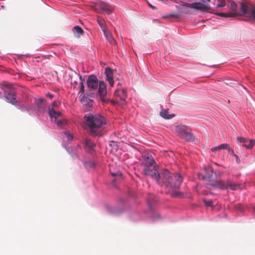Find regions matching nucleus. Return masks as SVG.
<instances>
[{
    "label": "nucleus",
    "mask_w": 255,
    "mask_h": 255,
    "mask_svg": "<svg viewBox=\"0 0 255 255\" xmlns=\"http://www.w3.org/2000/svg\"><path fill=\"white\" fill-rule=\"evenodd\" d=\"M156 181L158 184L164 186L168 189V192L172 197H180L183 196L182 192L177 190L182 182V177L180 174H171L167 170L163 169L158 173V178Z\"/></svg>",
    "instance_id": "obj_1"
},
{
    "label": "nucleus",
    "mask_w": 255,
    "mask_h": 255,
    "mask_svg": "<svg viewBox=\"0 0 255 255\" xmlns=\"http://www.w3.org/2000/svg\"><path fill=\"white\" fill-rule=\"evenodd\" d=\"M85 123L90 130V133L94 135L101 136V131L106 124L105 118L99 115L87 114L85 115Z\"/></svg>",
    "instance_id": "obj_2"
},
{
    "label": "nucleus",
    "mask_w": 255,
    "mask_h": 255,
    "mask_svg": "<svg viewBox=\"0 0 255 255\" xmlns=\"http://www.w3.org/2000/svg\"><path fill=\"white\" fill-rule=\"evenodd\" d=\"M191 9H194L203 12H210L212 10L210 6L206 5L200 2H195L192 3H184L182 4V7L180 8L181 12L186 14H191L193 11Z\"/></svg>",
    "instance_id": "obj_3"
},
{
    "label": "nucleus",
    "mask_w": 255,
    "mask_h": 255,
    "mask_svg": "<svg viewBox=\"0 0 255 255\" xmlns=\"http://www.w3.org/2000/svg\"><path fill=\"white\" fill-rule=\"evenodd\" d=\"M4 97L7 102L15 105L17 101L15 100V91L14 88L10 85L4 86Z\"/></svg>",
    "instance_id": "obj_4"
},
{
    "label": "nucleus",
    "mask_w": 255,
    "mask_h": 255,
    "mask_svg": "<svg viewBox=\"0 0 255 255\" xmlns=\"http://www.w3.org/2000/svg\"><path fill=\"white\" fill-rule=\"evenodd\" d=\"M175 130L179 136L181 138L185 139L187 141H193L194 136L193 134L187 131L186 128L183 126H177Z\"/></svg>",
    "instance_id": "obj_5"
},
{
    "label": "nucleus",
    "mask_w": 255,
    "mask_h": 255,
    "mask_svg": "<svg viewBox=\"0 0 255 255\" xmlns=\"http://www.w3.org/2000/svg\"><path fill=\"white\" fill-rule=\"evenodd\" d=\"M95 7L96 10H100L107 14L112 13L114 9L113 6L101 0H98L95 3Z\"/></svg>",
    "instance_id": "obj_6"
},
{
    "label": "nucleus",
    "mask_w": 255,
    "mask_h": 255,
    "mask_svg": "<svg viewBox=\"0 0 255 255\" xmlns=\"http://www.w3.org/2000/svg\"><path fill=\"white\" fill-rule=\"evenodd\" d=\"M98 94L100 99L103 103H106L108 100L106 98L107 94V86L104 81H100L99 83Z\"/></svg>",
    "instance_id": "obj_7"
},
{
    "label": "nucleus",
    "mask_w": 255,
    "mask_h": 255,
    "mask_svg": "<svg viewBox=\"0 0 255 255\" xmlns=\"http://www.w3.org/2000/svg\"><path fill=\"white\" fill-rule=\"evenodd\" d=\"M241 10L245 14L250 16L255 20V7H251L245 4L241 3Z\"/></svg>",
    "instance_id": "obj_8"
},
{
    "label": "nucleus",
    "mask_w": 255,
    "mask_h": 255,
    "mask_svg": "<svg viewBox=\"0 0 255 255\" xmlns=\"http://www.w3.org/2000/svg\"><path fill=\"white\" fill-rule=\"evenodd\" d=\"M143 171L146 175L150 176L155 180L158 178V175L159 172L157 171L156 166H151V167H144Z\"/></svg>",
    "instance_id": "obj_9"
},
{
    "label": "nucleus",
    "mask_w": 255,
    "mask_h": 255,
    "mask_svg": "<svg viewBox=\"0 0 255 255\" xmlns=\"http://www.w3.org/2000/svg\"><path fill=\"white\" fill-rule=\"evenodd\" d=\"M88 87L92 90L96 89L99 85L98 80L95 75H90L87 81Z\"/></svg>",
    "instance_id": "obj_10"
},
{
    "label": "nucleus",
    "mask_w": 255,
    "mask_h": 255,
    "mask_svg": "<svg viewBox=\"0 0 255 255\" xmlns=\"http://www.w3.org/2000/svg\"><path fill=\"white\" fill-rule=\"evenodd\" d=\"M105 74L106 76V80L109 82L110 86L113 87L114 85V80L113 79V72L110 67L105 68Z\"/></svg>",
    "instance_id": "obj_11"
},
{
    "label": "nucleus",
    "mask_w": 255,
    "mask_h": 255,
    "mask_svg": "<svg viewBox=\"0 0 255 255\" xmlns=\"http://www.w3.org/2000/svg\"><path fill=\"white\" fill-rule=\"evenodd\" d=\"M214 188H218L221 189H228L227 181L226 182L224 181H216L214 183L211 184Z\"/></svg>",
    "instance_id": "obj_12"
},
{
    "label": "nucleus",
    "mask_w": 255,
    "mask_h": 255,
    "mask_svg": "<svg viewBox=\"0 0 255 255\" xmlns=\"http://www.w3.org/2000/svg\"><path fill=\"white\" fill-rule=\"evenodd\" d=\"M115 95L120 98V100L125 101L127 99V91L124 89H118L115 92Z\"/></svg>",
    "instance_id": "obj_13"
},
{
    "label": "nucleus",
    "mask_w": 255,
    "mask_h": 255,
    "mask_svg": "<svg viewBox=\"0 0 255 255\" xmlns=\"http://www.w3.org/2000/svg\"><path fill=\"white\" fill-rule=\"evenodd\" d=\"M48 114L52 121L56 122L57 119L61 115V113L56 112L53 108L49 109Z\"/></svg>",
    "instance_id": "obj_14"
},
{
    "label": "nucleus",
    "mask_w": 255,
    "mask_h": 255,
    "mask_svg": "<svg viewBox=\"0 0 255 255\" xmlns=\"http://www.w3.org/2000/svg\"><path fill=\"white\" fill-rule=\"evenodd\" d=\"M103 32L109 43H110L112 45H115L117 44L116 40L113 37L112 33L109 30L107 29Z\"/></svg>",
    "instance_id": "obj_15"
},
{
    "label": "nucleus",
    "mask_w": 255,
    "mask_h": 255,
    "mask_svg": "<svg viewBox=\"0 0 255 255\" xmlns=\"http://www.w3.org/2000/svg\"><path fill=\"white\" fill-rule=\"evenodd\" d=\"M72 31L73 32L75 36L77 38L80 37L84 33V30L79 26H74L72 29Z\"/></svg>",
    "instance_id": "obj_16"
},
{
    "label": "nucleus",
    "mask_w": 255,
    "mask_h": 255,
    "mask_svg": "<svg viewBox=\"0 0 255 255\" xmlns=\"http://www.w3.org/2000/svg\"><path fill=\"white\" fill-rule=\"evenodd\" d=\"M155 162L151 156H147L145 160L144 167H151L155 166Z\"/></svg>",
    "instance_id": "obj_17"
},
{
    "label": "nucleus",
    "mask_w": 255,
    "mask_h": 255,
    "mask_svg": "<svg viewBox=\"0 0 255 255\" xmlns=\"http://www.w3.org/2000/svg\"><path fill=\"white\" fill-rule=\"evenodd\" d=\"M36 102V106L39 111H41L44 108V104L46 101L42 98H39Z\"/></svg>",
    "instance_id": "obj_18"
},
{
    "label": "nucleus",
    "mask_w": 255,
    "mask_h": 255,
    "mask_svg": "<svg viewBox=\"0 0 255 255\" xmlns=\"http://www.w3.org/2000/svg\"><path fill=\"white\" fill-rule=\"evenodd\" d=\"M97 22L100 26L101 27L103 32L108 29L105 24V20L102 18H101L100 16H98Z\"/></svg>",
    "instance_id": "obj_19"
},
{
    "label": "nucleus",
    "mask_w": 255,
    "mask_h": 255,
    "mask_svg": "<svg viewBox=\"0 0 255 255\" xmlns=\"http://www.w3.org/2000/svg\"><path fill=\"white\" fill-rule=\"evenodd\" d=\"M255 144V140L254 139H250L248 140L245 144H243V145L246 147L248 149L252 148Z\"/></svg>",
    "instance_id": "obj_20"
},
{
    "label": "nucleus",
    "mask_w": 255,
    "mask_h": 255,
    "mask_svg": "<svg viewBox=\"0 0 255 255\" xmlns=\"http://www.w3.org/2000/svg\"><path fill=\"white\" fill-rule=\"evenodd\" d=\"M111 174L113 176L116 177L113 180V182H115L118 180H122L123 179L122 173L120 171H117L116 172H111Z\"/></svg>",
    "instance_id": "obj_21"
},
{
    "label": "nucleus",
    "mask_w": 255,
    "mask_h": 255,
    "mask_svg": "<svg viewBox=\"0 0 255 255\" xmlns=\"http://www.w3.org/2000/svg\"><path fill=\"white\" fill-rule=\"evenodd\" d=\"M160 114L162 117H163V118H165L166 119H170L173 117V115L172 116V115H169L168 111H166V110L162 111L160 112Z\"/></svg>",
    "instance_id": "obj_22"
},
{
    "label": "nucleus",
    "mask_w": 255,
    "mask_h": 255,
    "mask_svg": "<svg viewBox=\"0 0 255 255\" xmlns=\"http://www.w3.org/2000/svg\"><path fill=\"white\" fill-rule=\"evenodd\" d=\"M228 184V188L230 187V188L232 190H237L239 188V185L235 183H231L230 181H227Z\"/></svg>",
    "instance_id": "obj_23"
},
{
    "label": "nucleus",
    "mask_w": 255,
    "mask_h": 255,
    "mask_svg": "<svg viewBox=\"0 0 255 255\" xmlns=\"http://www.w3.org/2000/svg\"><path fill=\"white\" fill-rule=\"evenodd\" d=\"M216 14L218 15L221 16H223V17H233L235 15V13H233L232 12H227V13L219 12V13H216Z\"/></svg>",
    "instance_id": "obj_24"
},
{
    "label": "nucleus",
    "mask_w": 255,
    "mask_h": 255,
    "mask_svg": "<svg viewBox=\"0 0 255 255\" xmlns=\"http://www.w3.org/2000/svg\"><path fill=\"white\" fill-rule=\"evenodd\" d=\"M85 144L87 147H88L91 149H93V147L95 146V144L93 142H92L90 139L87 138L85 139Z\"/></svg>",
    "instance_id": "obj_25"
},
{
    "label": "nucleus",
    "mask_w": 255,
    "mask_h": 255,
    "mask_svg": "<svg viewBox=\"0 0 255 255\" xmlns=\"http://www.w3.org/2000/svg\"><path fill=\"white\" fill-rule=\"evenodd\" d=\"M226 4L225 0H218L216 8L224 7Z\"/></svg>",
    "instance_id": "obj_26"
},
{
    "label": "nucleus",
    "mask_w": 255,
    "mask_h": 255,
    "mask_svg": "<svg viewBox=\"0 0 255 255\" xmlns=\"http://www.w3.org/2000/svg\"><path fill=\"white\" fill-rule=\"evenodd\" d=\"M80 79L81 80V82H80V88L79 92L80 93H84V86L83 82H84V80L83 79H82L81 76L80 77Z\"/></svg>",
    "instance_id": "obj_27"
},
{
    "label": "nucleus",
    "mask_w": 255,
    "mask_h": 255,
    "mask_svg": "<svg viewBox=\"0 0 255 255\" xmlns=\"http://www.w3.org/2000/svg\"><path fill=\"white\" fill-rule=\"evenodd\" d=\"M237 4L234 1L231 2L230 9L233 11H236L237 10Z\"/></svg>",
    "instance_id": "obj_28"
},
{
    "label": "nucleus",
    "mask_w": 255,
    "mask_h": 255,
    "mask_svg": "<svg viewBox=\"0 0 255 255\" xmlns=\"http://www.w3.org/2000/svg\"><path fill=\"white\" fill-rule=\"evenodd\" d=\"M180 16V14L174 13V14H168V15H166V16H165L164 17L165 18L173 17V18H179Z\"/></svg>",
    "instance_id": "obj_29"
},
{
    "label": "nucleus",
    "mask_w": 255,
    "mask_h": 255,
    "mask_svg": "<svg viewBox=\"0 0 255 255\" xmlns=\"http://www.w3.org/2000/svg\"><path fill=\"white\" fill-rule=\"evenodd\" d=\"M55 122L56 123L57 126L59 127L65 125L66 123L65 120H56Z\"/></svg>",
    "instance_id": "obj_30"
},
{
    "label": "nucleus",
    "mask_w": 255,
    "mask_h": 255,
    "mask_svg": "<svg viewBox=\"0 0 255 255\" xmlns=\"http://www.w3.org/2000/svg\"><path fill=\"white\" fill-rule=\"evenodd\" d=\"M248 140V139H247L245 138H244V137H237V140L239 141L240 142L243 143V144H245V143L247 142Z\"/></svg>",
    "instance_id": "obj_31"
},
{
    "label": "nucleus",
    "mask_w": 255,
    "mask_h": 255,
    "mask_svg": "<svg viewBox=\"0 0 255 255\" xmlns=\"http://www.w3.org/2000/svg\"><path fill=\"white\" fill-rule=\"evenodd\" d=\"M229 145L226 143H223L218 146V149H228Z\"/></svg>",
    "instance_id": "obj_32"
},
{
    "label": "nucleus",
    "mask_w": 255,
    "mask_h": 255,
    "mask_svg": "<svg viewBox=\"0 0 255 255\" xmlns=\"http://www.w3.org/2000/svg\"><path fill=\"white\" fill-rule=\"evenodd\" d=\"M208 170L210 171L211 174H208V175L203 176L202 178L203 179H207V178L209 179L212 176L213 169L212 168H209L208 169Z\"/></svg>",
    "instance_id": "obj_33"
},
{
    "label": "nucleus",
    "mask_w": 255,
    "mask_h": 255,
    "mask_svg": "<svg viewBox=\"0 0 255 255\" xmlns=\"http://www.w3.org/2000/svg\"><path fill=\"white\" fill-rule=\"evenodd\" d=\"M110 145L112 147H113V149L115 150L118 149V145L117 144V143L115 141H111L110 143Z\"/></svg>",
    "instance_id": "obj_34"
},
{
    "label": "nucleus",
    "mask_w": 255,
    "mask_h": 255,
    "mask_svg": "<svg viewBox=\"0 0 255 255\" xmlns=\"http://www.w3.org/2000/svg\"><path fill=\"white\" fill-rule=\"evenodd\" d=\"M235 208L237 210H239L240 211H242L243 210V206L241 204H237L235 205Z\"/></svg>",
    "instance_id": "obj_35"
},
{
    "label": "nucleus",
    "mask_w": 255,
    "mask_h": 255,
    "mask_svg": "<svg viewBox=\"0 0 255 255\" xmlns=\"http://www.w3.org/2000/svg\"><path fill=\"white\" fill-rule=\"evenodd\" d=\"M60 104V103L59 101L55 100L52 103V106L53 107H58Z\"/></svg>",
    "instance_id": "obj_36"
},
{
    "label": "nucleus",
    "mask_w": 255,
    "mask_h": 255,
    "mask_svg": "<svg viewBox=\"0 0 255 255\" xmlns=\"http://www.w3.org/2000/svg\"><path fill=\"white\" fill-rule=\"evenodd\" d=\"M204 202L205 203L206 205L207 206H211L212 204V201H206L205 200H204Z\"/></svg>",
    "instance_id": "obj_37"
},
{
    "label": "nucleus",
    "mask_w": 255,
    "mask_h": 255,
    "mask_svg": "<svg viewBox=\"0 0 255 255\" xmlns=\"http://www.w3.org/2000/svg\"><path fill=\"white\" fill-rule=\"evenodd\" d=\"M65 134L67 136L69 140H71L73 138V136L70 134L69 132H65Z\"/></svg>",
    "instance_id": "obj_38"
},
{
    "label": "nucleus",
    "mask_w": 255,
    "mask_h": 255,
    "mask_svg": "<svg viewBox=\"0 0 255 255\" xmlns=\"http://www.w3.org/2000/svg\"><path fill=\"white\" fill-rule=\"evenodd\" d=\"M46 97L50 99H52L53 97H54V95L50 94V93H47L46 95H45Z\"/></svg>",
    "instance_id": "obj_39"
},
{
    "label": "nucleus",
    "mask_w": 255,
    "mask_h": 255,
    "mask_svg": "<svg viewBox=\"0 0 255 255\" xmlns=\"http://www.w3.org/2000/svg\"><path fill=\"white\" fill-rule=\"evenodd\" d=\"M151 204H152V202H151V201H150V199L148 200V207H149V208H150V210H152Z\"/></svg>",
    "instance_id": "obj_40"
},
{
    "label": "nucleus",
    "mask_w": 255,
    "mask_h": 255,
    "mask_svg": "<svg viewBox=\"0 0 255 255\" xmlns=\"http://www.w3.org/2000/svg\"><path fill=\"white\" fill-rule=\"evenodd\" d=\"M228 149L229 150V153H230L231 154H232L233 155H234V154H235L234 153L233 149L230 148L229 147H228Z\"/></svg>",
    "instance_id": "obj_41"
},
{
    "label": "nucleus",
    "mask_w": 255,
    "mask_h": 255,
    "mask_svg": "<svg viewBox=\"0 0 255 255\" xmlns=\"http://www.w3.org/2000/svg\"><path fill=\"white\" fill-rule=\"evenodd\" d=\"M236 158V162L238 163H240V159H239V157H238V156L237 155V154H234V155Z\"/></svg>",
    "instance_id": "obj_42"
},
{
    "label": "nucleus",
    "mask_w": 255,
    "mask_h": 255,
    "mask_svg": "<svg viewBox=\"0 0 255 255\" xmlns=\"http://www.w3.org/2000/svg\"><path fill=\"white\" fill-rule=\"evenodd\" d=\"M219 150V149H218V146H216V147H213V148H212V149H211V150H212V151H213V152H214V151H217V150Z\"/></svg>",
    "instance_id": "obj_43"
},
{
    "label": "nucleus",
    "mask_w": 255,
    "mask_h": 255,
    "mask_svg": "<svg viewBox=\"0 0 255 255\" xmlns=\"http://www.w3.org/2000/svg\"><path fill=\"white\" fill-rule=\"evenodd\" d=\"M148 5H149V6L151 8H152V9H155V8H156V7H155V6H153V5H151V4H149Z\"/></svg>",
    "instance_id": "obj_44"
},
{
    "label": "nucleus",
    "mask_w": 255,
    "mask_h": 255,
    "mask_svg": "<svg viewBox=\"0 0 255 255\" xmlns=\"http://www.w3.org/2000/svg\"><path fill=\"white\" fill-rule=\"evenodd\" d=\"M111 103H112L113 105H116L117 104V102H115L114 101H111Z\"/></svg>",
    "instance_id": "obj_45"
},
{
    "label": "nucleus",
    "mask_w": 255,
    "mask_h": 255,
    "mask_svg": "<svg viewBox=\"0 0 255 255\" xmlns=\"http://www.w3.org/2000/svg\"><path fill=\"white\" fill-rule=\"evenodd\" d=\"M211 0H204L203 1L204 2H210Z\"/></svg>",
    "instance_id": "obj_46"
},
{
    "label": "nucleus",
    "mask_w": 255,
    "mask_h": 255,
    "mask_svg": "<svg viewBox=\"0 0 255 255\" xmlns=\"http://www.w3.org/2000/svg\"><path fill=\"white\" fill-rule=\"evenodd\" d=\"M253 208L254 212V213H255V206H254L253 207Z\"/></svg>",
    "instance_id": "obj_47"
},
{
    "label": "nucleus",
    "mask_w": 255,
    "mask_h": 255,
    "mask_svg": "<svg viewBox=\"0 0 255 255\" xmlns=\"http://www.w3.org/2000/svg\"><path fill=\"white\" fill-rule=\"evenodd\" d=\"M89 101H90V102L91 103H92L93 102V100H92L89 99Z\"/></svg>",
    "instance_id": "obj_48"
}]
</instances>
